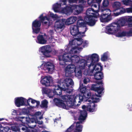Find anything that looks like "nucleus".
I'll return each instance as SVG.
<instances>
[{
	"mask_svg": "<svg viewBox=\"0 0 132 132\" xmlns=\"http://www.w3.org/2000/svg\"><path fill=\"white\" fill-rule=\"evenodd\" d=\"M59 53V54L57 55L59 63L63 67H64L67 65L66 62H71L74 64H79V65L82 68L84 67L82 66L84 65H88L89 69L91 66L94 65L93 69L94 70L96 66V65H95V63L99 60L98 55L95 53L91 55L86 56V59L87 61H86L83 59H80L79 57L77 55H69L62 50H60Z\"/></svg>",
	"mask_w": 132,
	"mask_h": 132,
	"instance_id": "1",
	"label": "nucleus"
},
{
	"mask_svg": "<svg viewBox=\"0 0 132 132\" xmlns=\"http://www.w3.org/2000/svg\"><path fill=\"white\" fill-rule=\"evenodd\" d=\"M98 12L99 10L95 11L92 8L87 9L86 12V16L85 17L84 19L89 26H92L95 25L97 20L94 18H97Z\"/></svg>",
	"mask_w": 132,
	"mask_h": 132,
	"instance_id": "2",
	"label": "nucleus"
},
{
	"mask_svg": "<svg viewBox=\"0 0 132 132\" xmlns=\"http://www.w3.org/2000/svg\"><path fill=\"white\" fill-rule=\"evenodd\" d=\"M61 97L63 102H66V105L68 109L73 106L76 105V97L75 98L73 96L70 97L69 95H64L62 96Z\"/></svg>",
	"mask_w": 132,
	"mask_h": 132,
	"instance_id": "3",
	"label": "nucleus"
},
{
	"mask_svg": "<svg viewBox=\"0 0 132 132\" xmlns=\"http://www.w3.org/2000/svg\"><path fill=\"white\" fill-rule=\"evenodd\" d=\"M96 82L97 84H92L91 88V90L96 92L98 95H100L102 93L104 89L103 81L101 80L100 81H96Z\"/></svg>",
	"mask_w": 132,
	"mask_h": 132,
	"instance_id": "4",
	"label": "nucleus"
},
{
	"mask_svg": "<svg viewBox=\"0 0 132 132\" xmlns=\"http://www.w3.org/2000/svg\"><path fill=\"white\" fill-rule=\"evenodd\" d=\"M117 25L114 22L106 26L105 30L106 33L112 35L117 33L118 31H119L117 28L118 27Z\"/></svg>",
	"mask_w": 132,
	"mask_h": 132,
	"instance_id": "5",
	"label": "nucleus"
},
{
	"mask_svg": "<svg viewBox=\"0 0 132 132\" xmlns=\"http://www.w3.org/2000/svg\"><path fill=\"white\" fill-rule=\"evenodd\" d=\"M40 50V51L45 57H50L51 56V53L52 52V50L50 46L48 45L41 47Z\"/></svg>",
	"mask_w": 132,
	"mask_h": 132,
	"instance_id": "6",
	"label": "nucleus"
},
{
	"mask_svg": "<svg viewBox=\"0 0 132 132\" xmlns=\"http://www.w3.org/2000/svg\"><path fill=\"white\" fill-rule=\"evenodd\" d=\"M71 34L72 36L81 37L84 33L79 31V27L76 25H71L70 27Z\"/></svg>",
	"mask_w": 132,
	"mask_h": 132,
	"instance_id": "7",
	"label": "nucleus"
},
{
	"mask_svg": "<svg viewBox=\"0 0 132 132\" xmlns=\"http://www.w3.org/2000/svg\"><path fill=\"white\" fill-rule=\"evenodd\" d=\"M64 19H57L55 22L54 25V29L56 30H60L62 31L65 27Z\"/></svg>",
	"mask_w": 132,
	"mask_h": 132,
	"instance_id": "8",
	"label": "nucleus"
},
{
	"mask_svg": "<svg viewBox=\"0 0 132 132\" xmlns=\"http://www.w3.org/2000/svg\"><path fill=\"white\" fill-rule=\"evenodd\" d=\"M41 22L37 19L34 21L32 23V28L33 33L37 34L40 30Z\"/></svg>",
	"mask_w": 132,
	"mask_h": 132,
	"instance_id": "9",
	"label": "nucleus"
},
{
	"mask_svg": "<svg viewBox=\"0 0 132 132\" xmlns=\"http://www.w3.org/2000/svg\"><path fill=\"white\" fill-rule=\"evenodd\" d=\"M89 92H86L85 93V94H84V95L86 96V95L87 97L88 98L91 99L93 101V102L94 103H96L99 102L100 99L99 98H97L96 96L100 97L101 96V95L96 94L95 95L93 94L90 93L89 90Z\"/></svg>",
	"mask_w": 132,
	"mask_h": 132,
	"instance_id": "10",
	"label": "nucleus"
},
{
	"mask_svg": "<svg viewBox=\"0 0 132 132\" xmlns=\"http://www.w3.org/2000/svg\"><path fill=\"white\" fill-rule=\"evenodd\" d=\"M41 84L46 87L52 86L53 80L50 76H46L40 81Z\"/></svg>",
	"mask_w": 132,
	"mask_h": 132,
	"instance_id": "11",
	"label": "nucleus"
},
{
	"mask_svg": "<svg viewBox=\"0 0 132 132\" xmlns=\"http://www.w3.org/2000/svg\"><path fill=\"white\" fill-rule=\"evenodd\" d=\"M76 67L74 64H71L68 65L65 69V76L67 77H69L71 74L74 72Z\"/></svg>",
	"mask_w": 132,
	"mask_h": 132,
	"instance_id": "12",
	"label": "nucleus"
},
{
	"mask_svg": "<svg viewBox=\"0 0 132 132\" xmlns=\"http://www.w3.org/2000/svg\"><path fill=\"white\" fill-rule=\"evenodd\" d=\"M107 14L103 13L102 12L101 14L98 13V15L97 18H99L101 21L102 22H107L111 21L112 19V17H109V14L107 15Z\"/></svg>",
	"mask_w": 132,
	"mask_h": 132,
	"instance_id": "13",
	"label": "nucleus"
},
{
	"mask_svg": "<svg viewBox=\"0 0 132 132\" xmlns=\"http://www.w3.org/2000/svg\"><path fill=\"white\" fill-rule=\"evenodd\" d=\"M95 103L92 101L87 105H83L82 107V108L84 110H86L90 112H93L95 111Z\"/></svg>",
	"mask_w": 132,
	"mask_h": 132,
	"instance_id": "14",
	"label": "nucleus"
},
{
	"mask_svg": "<svg viewBox=\"0 0 132 132\" xmlns=\"http://www.w3.org/2000/svg\"><path fill=\"white\" fill-rule=\"evenodd\" d=\"M61 86L63 87H71L73 85L72 80L70 78H67L63 82H60Z\"/></svg>",
	"mask_w": 132,
	"mask_h": 132,
	"instance_id": "15",
	"label": "nucleus"
},
{
	"mask_svg": "<svg viewBox=\"0 0 132 132\" xmlns=\"http://www.w3.org/2000/svg\"><path fill=\"white\" fill-rule=\"evenodd\" d=\"M53 101L55 105L58 107L67 109H68L62 100L55 98L53 99Z\"/></svg>",
	"mask_w": 132,
	"mask_h": 132,
	"instance_id": "16",
	"label": "nucleus"
},
{
	"mask_svg": "<svg viewBox=\"0 0 132 132\" xmlns=\"http://www.w3.org/2000/svg\"><path fill=\"white\" fill-rule=\"evenodd\" d=\"M55 69L54 64L50 62H47L44 65L43 69L45 71H47L50 73H51Z\"/></svg>",
	"mask_w": 132,
	"mask_h": 132,
	"instance_id": "17",
	"label": "nucleus"
},
{
	"mask_svg": "<svg viewBox=\"0 0 132 132\" xmlns=\"http://www.w3.org/2000/svg\"><path fill=\"white\" fill-rule=\"evenodd\" d=\"M114 23L118 25V27L117 28L119 30L121 27L127 25V18L124 17H122L119 19L117 22H114Z\"/></svg>",
	"mask_w": 132,
	"mask_h": 132,
	"instance_id": "18",
	"label": "nucleus"
},
{
	"mask_svg": "<svg viewBox=\"0 0 132 132\" xmlns=\"http://www.w3.org/2000/svg\"><path fill=\"white\" fill-rule=\"evenodd\" d=\"M77 17V25L78 27H86V24H88L87 21L85 19L84 20L82 19V16H79Z\"/></svg>",
	"mask_w": 132,
	"mask_h": 132,
	"instance_id": "19",
	"label": "nucleus"
},
{
	"mask_svg": "<svg viewBox=\"0 0 132 132\" xmlns=\"http://www.w3.org/2000/svg\"><path fill=\"white\" fill-rule=\"evenodd\" d=\"M87 65H82V67L84 66V68H82L80 66L79 67H76V69L74 72L75 73V76L76 77L79 78H81L82 76L81 70L85 69V66Z\"/></svg>",
	"mask_w": 132,
	"mask_h": 132,
	"instance_id": "20",
	"label": "nucleus"
},
{
	"mask_svg": "<svg viewBox=\"0 0 132 132\" xmlns=\"http://www.w3.org/2000/svg\"><path fill=\"white\" fill-rule=\"evenodd\" d=\"M55 87L53 88V92L55 95H60L62 94V91H63V87L61 86V84L59 83V84L54 86Z\"/></svg>",
	"mask_w": 132,
	"mask_h": 132,
	"instance_id": "21",
	"label": "nucleus"
},
{
	"mask_svg": "<svg viewBox=\"0 0 132 132\" xmlns=\"http://www.w3.org/2000/svg\"><path fill=\"white\" fill-rule=\"evenodd\" d=\"M25 99L22 97H18L15 98V105L18 107L25 105Z\"/></svg>",
	"mask_w": 132,
	"mask_h": 132,
	"instance_id": "22",
	"label": "nucleus"
},
{
	"mask_svg": "<svg viewBox=\"0 0 132 132\" xmlns=\"http://www.w3.org/2000/svg\"><path fill=\"white\" fill-rule=\"evenodd\" d=\"M21 122L23 124L28 125L29 123L36 122V120L34 118H30L29 117H22Z\"/></svg>",
	"mask_w": 132,
	"mask_h": 132,
	"instance_id": "23",
	"label": "nucleus"
},
{
	"mask_svg": "<svg viewBox=\"0 0 132 132\" xmlns=\"http://www.w3.org/2000/svg\"><path fill=\"white\" fill-rule=\"evenodd\" d=\"M132 35V29L129 31L127 32L123 31L121 32H118L116 34V35L118 37H121L125 36H130Z\"/></svg>",
	"mask_w": 132,
	"mask_h": 132,
	"instance_id": "24",
	"label": "nucleus"
},
{
	"mask_svg": "<svg viewBox=\"0 0 132 132\" xmlns=\"http://www.w3.org/2000/svg\"><path fill=\"white\" fill-rule=\"evenodd\" d=\"M87 113L86 111L83 110L81 111L80 114L79 118V121L77 122V123H81L86 119L87 116Z\"/></svg>",
	"mask_w": 132,
	"mask_h": 132,
	"instance_id": "25",
	"label": "nucleus"
},
{
	"mask_svg": "<svg viewBox=\"0 0 132 132\" xmlns=\"http://www.w3.org/2000/svg\"><path fill=\"white\" fill-rule=\"evenodd\" d=\"M77 19L76 16H71L67 19H65L64 21L66 25H69L74 23L75 22Z\"/></svg>",
	"mask_w": 132,
	"mask_h": 132,
	"instance_id": "26",
	"label": "nucleus"
},
{
	"mask_svg": "<svg viewBox=\"0 0 132 132\" xmlns=\"http://www.w3.org/2000/svg\"><path fill=\"white\" fill-rule=\"evenodd\" d=\"M101 69L100 71H96L94 75L95 79L97 80H101L103 79L104 77L103 74L101 72L102 69V67L101 65L100 66Z\"/></svg>",
	"mask_w": 132,
	"mask_h": 132,
	"instance_id": "27",
	"label": "nucleus"
},
{
	"mask_svg": "<svg viewBox=\"0 0 132 132\" xmlns=\"http://www.w3.org/2000/svg\"><path fill=\"white\" fill-rule=\"evenodd\" d=\"M36 42L40 44H44L46 43L47 40L45 39L43 36L39 34L37 37Z\"/></svg>",
	"mask_w": 132,
	"mask_h": 132,
	"instance_id": "28",
	"label": "nucleus"
},
{
	"mask_svg": "<svg viewBox=\"0 0 132 132\" xmlns=\"http://www.w3.org/2000/svg\"><path fill=\"white\" fill-rule=\"evenodd\" d=\"M83 43V40L81 38L79 37L76 38L75 40L72 41V44L75 45L77 46L81 45Z\"/></svg>",
	"mask_w": 132,
	"mask_h": 132,
	"instance_id": "29",
	"label": "nucleus"
},
{
	"mask_svg": "<svg viewBox=\"0 0 132 132\" xmlns=\"http://www.w3.org/2000/svg\"><path fill=\"white\" fill-rule=\"evenodd\" d=\"M28 129L27 127L23 125L20 126L19 127L15 126L13 129V131H20V130L21 129L22 131H24L25 132Z\"/></svg>",
	"mask_w": 132,
	"mask_h": 132,
	"instance_id": "30",
	"label": "nucleus"
},
{
	"mask_svg": "<svg viewBox=\"0 0 132 132\" xmlns=\"http://www.w3.org/2000/svg\"><path fill=\"white\" fill-rule=\"evenodd\" d=\"M83 7L81 5H76L75 6L74 10L75 14H78L80 13L83 10Z\"/></svg>",
	"mask_w": 132,
	"mask_h": 132,
	"instance_id": "31",
	"label": "nucleus"
},
{
	"mask_svg": "<svg viewBox=\"0 0 132 132\" xmlns=\"http://www.w3.org/2000/svg\"><path fill=\"white\" fill-rule=\"evenodd\" d=\"M101 12L103 13H105L107 14V15H108L109 14V17H112V16L111 15V11L110 9H108L107 8L104 9L103 10L102 9H100L99 10V12Z\"/></svg>",
	"mask_w": 132,
	"mask_h": 132,
	"instance_id": "32",
	"label": "nucleus"
},
{
	"mask_svg": "<svg viewBox=\"0 0 132 132\" xmlns=\"http://www.w3.org/2000/svg\"><path fill=\"white\" fill-rule=\"evenodd\" d=\"M121 4L119 2H114L113 5V7L114 8L113 11H116L121 9L120 7Z\"/></svg>",
	"mask_w": 132,
	"mask_h": 132,
	"instance_id": "33",
	"label": "nucleus"
},
{
	"mask_svg": "<svg viewBox=\"0 0 132 132\" xmlns=\"http://www.w3.org/2000/svg\"><path fill=\"white\" fill-rule=\"evenodd\" d=\"M80 123H77L76 122V128L74 130V132H81L82 130L83 126L80 125Z\"/></svg>",
	"mask_w": 132,
	"mask_h": 132,
	"instance_id": "34",
	"label": "nucleus"
},
{
	"mask_svg": "<svg viewBox=\"0 0 132 132\" xmlns=\"http://www.w3.org/2000/svg\"><path fill=\"white\" fill-rule=\"evenodd\" d=\"M62 5V3L59 4L58 3H56L53 6V7L54 12H58V10L59 7H60Z\"/></svg>",
	"mask_w": 132,
	"mask_h": 132,
	"instance_id": "35",
	"label": "nucleus"
},
{
	"mask_svg": "<svg viewBox=\"0 0 132 132\" xmlns=\"http://www.w3.org/2000/svg\"><path fill=\"white\" fill-rule=\"evenodd\" d=\"M62 11L65 13H68L71 12H72L73 10L71 7L66 6L65 7L62 9Z\"/></svg>",
	"mask_w": 132,
	"mask_h": 132,
	"instance_id": "36",
	"label": "nucleus"
},
{
	"mask_svg": "<svg viewBox=\"0 0 132 132\" xmlns=\"http://www.w3.org/2000/svg\"><path fill=\"white\" fill-rule=\"evenodd\" d=\"M109 3L108 0H104L102 3V5L101 6L100 9H102V10H103L104 9L107 8Z\"/></svg>",
	"mask_w": 132,
	"mask_h": 132,
	"instance_id": "37",
	"label": "nucleus"
},
{
	"mask_svg": "<svg viewBox=\"0 0 132 132\" xmlns=\"http://www.w3.org/2000/svg\"><path fill=\"white\" fill-rule=\"evenodd\" d=\"M48 102L46 100H44L41 102V104L40 105V107L42 108H47V104Z\"/></svg>",
	"mask_w": 132,
	"mask_h": 132,
	"instance_id": "38",
	"label": "nucleus"
},
{
	"mask_svg": "<svg viewBox=\"0 0 132 132\" xmlns=\"http://www.w3.org/2000/svg\"><path fill=\"white\" fill-rule=\"evenodd\" d=\"M39 18L40 19L39 21L41 22H41L43 23V22L45 20H46L48 21H49V19L46 16H43V14H41L39 16Z\"/></svg>",
	"mask_w": 132,
	"mask_h": 132,
	"instance_id": "39",
	"label": "nucleus"
},
{
	"mask_svg": "<svg viewBox=\"0 0 132 132\" xmlns=\"http://www.w3.org/2000/svg\"><path fill=\"white\" fill-rule=\"evenodd\" d=\"M102 0H87V2L89 5H91L93 3H96L99 4Z\"/></svg>",
	"mask_w": 132,
	"mask_h": 132,
	"instance_id": "40",
	"label": "nucleus"
},
{
	"mask_svg": "<svg viewBox=\"0 0 132 132\" xmlns=\"http://www.w3.org/2000/svg\"><path fill=\"white\" fill-rule=\"evenodd\" d=\"M108 58V56L106 53H104L102 55L101 58L102 61L104 62L107 61Z\"/></svg>",
	"mask_w": 132,
	"mask_h": 132,
	"instance_id": "41",
	"label": "nucleus"
},
{
	"mask_svg": "<svg viewBox=\"0 0 132 132\" xmlns=\"http://www.w3.org/2000/svg\"><path fill=\"white\" fill-rule=\"evenodd\" d=\"M127 24L129 27H132V16L127 18Z\"/></svg>",
	"mask_w": 132,
	"mask_h": 132,
	"instance_id": "42",
	"label": "nucleus"
},
{
	"mask_svg": "<svg viewBox=\"0 0 132 132\" xmlns=\"http://www.w3.org/2000/svg\"><path fill=\"white\" fill-rule=\"evenodd\" d=\"M76 124V122H74L68 129H67L66 130L65 132H71L73 130V129Z\"/></svg>",
	"mask_w": 132,
	"mask_h": 132,
	"instance_id": "43",
	"label": "nucleus"
},
{
	"mask_svg": "<svg viewBox=\"0 0 132 132\" xmlns=\"http://www.w3.org/2000/svg\"><path fill=\"white\" fill-rule=\"evenodd\" d=\"M80 92L81 94H85L86 92V86L82 87L80 86Z\"/></svg>",
	"mask_w": 132,
	"mask_h": 132,
	"instance_id": "44",
	"label": "nucleus"
},
{
	"mask_svg": "<svg viewBox=\"0 0 132 132\" xmlns=\"http://www.w3.org/2000/svg\"><path fill=\"white\" fill-rule=\"evenodd\" d=\"M119 10V12L116 13H114L116 16H117L125 12V10L123 9L121 7L120 9L119 10Z\"/></svg>",
	"mask_w": 132,
	"mask_h": 132,
	"instance_id": "45",
	"label": "nucleus"
},
{
	"mask_svg": "<svg viewBox=\"0 0 132 132\" xmlns=\"http://www.w3.org/2000/svg\"><path fill=\"white\" fill-rule=\"evenodd\" d=\"M77 49V47L75 46L71 48L69 51V53L70 54H75L77 53V51L76 50Z\"/></svg>",
	"mask_w": 132,
	"mask_h": 132,
	"instance_id": "46",
	"label": "nucleus"
},
{
	"mask_svg": "<svg viewBox=\"0 0 132 132\" xmlns=\"http://www.w3.org/2000/svg\"><path fill=\"white\" fill-rule=\"evenodd\" d=\"M85 97L86 96L84 94H83L82 95H80L79 96V99L80 101H79L78 102L80 103L81 102L85 101V100H84V99Z\"/></svg>",
	"mask_w": 132,
	"mask_h": 132,
	"instance_id": "47",
	"label": "nucleus"
},
{
	"mask_svg": "<svg viewBox=\"0 0 132 132\" xmlns=\"http://www.w3.org/2000/svg\"><path fill=\"white\" fill-rule=\"evenodd\" d=\"M55 95L54 93L53 90L52 91V92L51 91V92L48 93V96L50 98H53Z\"/></svg>",
	"mask_w": 132,
	"mask_h": 132,
	"instance_id": "48",
	"label": "nucleus"
},
{
	"mask_svg": "<svg viewBox=\"0 0 132 132\" xmlns=\"http://www.w3.org/2000/svg\"><path fill=\"white\" fill-rule=\"evenodd\" d=\"M3 128V132H10V131H11V130L8 127H6Z\"/></svg>",
	"mask_w": 132,
	"mask_h": 132,
	"instance_id": "49",
	"label": "nucleus"
},
{
	"mask_svg": "<svg viewBox=\"0 0 132 132\" xmlns=\"http://www.w3.org/2000/svg\"><path fill=\"white\" fill-rule=\"evenodd\" d=\"M69 87H63V89H64V91L65 92L67 93L70 94L71 92V90L69 89Z\"/></svg>",
	"mask_w": 132,
	"mask_h": 132,
	"instance_id": "50",
	"label": "nucleus"
},
{
	"mask_svg": "<svg viewBox=\"0 0 132 132\" xmlns=\"http://www.w3.org/2000/svg\"><path fill=\"white\" fill-rule=\"evenodd\" d=\"M127 108L129 111H132V104H129L127 105Z\"/></svg>",
	"mask_w": 132,
	"mask_h": 132,
	"instance_id": "51",
	"label": "nucleus"
},
{
	"mask_svg": "<svg viewBox=\"0 0 132 132\" xmlns=\"http://www.w3.org/2000/svg\"><path fill=\"white\" fill-rule=\"evenodd\" d=\"M98 62V61L96 62V63H95V65H96V64H97V63ZM94 66H91L90 67V68L89 69L88 68V69H90V68L92 66L93 67V69H92V71H94L95 69H96V70H97V71H98V70H99V68H96V67H95V69H94V70H93V67H94ZM88 67L89 68V67Z\"/></svg>",
	"mask_w": 132,
	"mask_h": 132,
	"instance_id": "52",
	"label": "nucleus"
},
{
	"mask_svg": "<svg viewBox=\"0 0 132 132\" xmlns=\"http://www.w3.org/2000/svg\"><path fill=\"white\" fill-rule=\"evenodd\" d=\"M126 10L128 13H132V7L126 8Z\"/></svg>",
	"mask_w": 132,
	"mask_h": 132,
	"instance_id": "53",
	"label": "nucleus"
},
{
	"mask_svg": "<svg viewBox=\"0 0 132 132\" xmlns=\"http://www.w3.org/2000/svg\"><path fill=\"white\" fill-rule=\"evenodd\" d=\"M15 119V120L17 121H21V119H22V117L17 116L16 117Z\"/></svg>",
	"mask_w": 132,
	"mask_h": 132,
	"instance_id": "54",
	"label": "nucleus"
},
{
	"mask_svg": "<svg viewBox=\"0 0 132 132\" xmlns=\"http://www.w3.org/2000/svg\"><path fill=\"white\" fill-rule=\"evenodd\" d=\"M41 112H35L34 114V115L36 116H38L40 115Z\"/></svg>",
	"mask_w": 132,
	"mask_h": 132,
	"instance_id": "55",
	"label": "nucleus"
},
{
	"mask_svg": "<svg viewBox=\"0 0 132 132\" xmlns=\"http://www.w3.org/2000/svg\"><path fill=\"white\" fill-rule=\"evenodd\" d=\"M67 0H62L61 2L63 3L62 4V5H66Z\"/></svg>",
	"mask_w": 132,
	"mask_h": 132,
	"instance_id": "56",
	"label": "nucleus"
},
{
	"mask_svg": "<svg viewBox=\"0 0 132 132\" xmlns=\"http://www.w3.org/2000/svg\"><path fill=\"white\" fill-rule=\"evenodd\" d=\"M31 98H29L27 101V105L30 106L29 102L30 101V100H31Z\"/></svg>",
	"mask_w": 132,
	"mask_h": 132,
	"instance_id": "57",
	"label": "nucleus"
},
{
	"mask_svg": "<svg viewBox=\"0 0 132 132\" xmlns=\"http://www.w3.org/2000/svg\"><path fill=\"white\" fill-rule=\"evenodd\" d=\"M69 1L70 3H76L77 2V0H69Z\"/></svg>",
	"mask_w": 132,
	"mask_h": 132,
	"instance_id": "58",
	"label": "nucleus"
},
{
	"mask_svg": "<svg viewBox=\"0 0 132 132\" xmlns=\"http://www.w3.org/2000/svg\"><path fill=\"white\" fill-rule=\"evenodd\" d=\"M88 79V78H85L84 79L83 82L84 84H86L87 83L88 81L87 80Z\"/></svg>",
	"mask_w": 132,
	"mask_h": 132,
	"instance_id": "59",
	"label": "nucleus"
},
{
	"mask_svg": "<svg viewBox=\"0 0 132 132\" xmlns=\"http://www.w3.org/2000/svg\"><path fill=\"white\" fill-rule=\"evenodd\" d=\"M50 16L53 18H56L55 15H54L53 13H51L50 14Z\"/></svg>",
	"mask_w": 132,
	"mask_h": 132,
	"instance_id": "60",
	"label": "nucleus"
},
{
	"mask_svg": "<svg viewBox=\"0 0 132 132\" xmlns=\"http://www.w3.org/2000/svg\"><path fill=\"white\" fill-rule=\"evenodd\" d=\"M36 102V100H34L31 98V102L32 104H34Z\"/></svg>",
	"mask_w": 132,
	"mask_h": 132,
	"instance_id": "61",
	"label": "nucleus"
},
{
	"mask_svg": "<svg viewBox=\"0 0 132 132\" xmlns=\"http://www.w3.org/2000/svg\"><path fill=\"white\" fill-rule=\"evenodd\" d=\"M87 41H85L84 42L83 44H84V45H83V47H84L87 44Z\"/></svg>",
	"mask_w": 132,
	"mask_h": 132,
	"instance_id": "62",
	"label": "nucleus"
},
{
	"mask_svg": "<svg viewBox=\"0 0 132 132\" xmlns=\"http://www.w3.org/2000/svg\"><path fill=\"white\" fill-rule=\"evenodd\" d=\"M36 103L37 104L36 106H38L40 104V103L39 101H36Z\"/></svg>",
	"mask_w": 132,
	"mask_h": 132,
	"instance_id": "63",
	"label": "nucleus"
},
{
	"mask_svg": "<svg viewBox=\"0 0 132 132\" xmlns=\"http://www.w3.org/2000/svg\"><path fill=\"white\" fill-rule=\"evenodd\" d=\"M95 3H93L91 5H92V6H94V7H97V5L96 4H94Z\"/></svg>",
	"mask_w": 132,
	"mask_h": 132,
	"instance_id": "64",
	"label": "nucleus"
}]
</instances>
